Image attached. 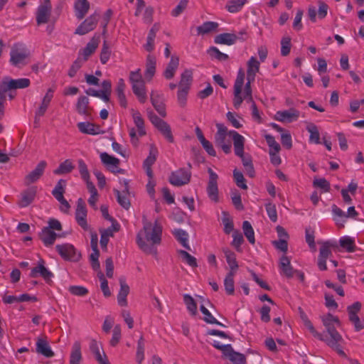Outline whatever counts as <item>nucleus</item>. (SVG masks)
I'll return each mask as SVG.
<instances>
[{
	"mask_svg": "<svg viewBox=\"0 0 364 364\" xmlns=\"http://www.w3.org/2000/svg\"><path fill=\"white\" fill-rule=\"evenodd\" d=\"M142 223L143 227L136 235V242L142 252L156 257L157 246L161 242L163 226L158 220L151 223L145 216H143Z\"/></svg>",
	"mask_w": 364,
	"mask_h": 364,
	"instance_id": "1",
	"label": "nucleus"
},
{
	"mask_svg": "<svg viewBox=\"0 0 364 364\" xmlns=\"http://www.w3.org/2000/svg\"><path fill=\"white\" fill-rule=\"evenodd\" d=\"M318 340L323 341L327 346L335 350L339 355H345L342 347L344 343L343 338L334 327H329L328 330L321 333Z\"/></svg>",
	"mask_w": 364,
	"mask_h": 364,
	"instance_id": "2",
	"label": "nucleus"
},
{
	"mask_svg": "<svg viewBox=\"0 0 364 364\" xmlns=\"http://www.w3.org/2000/svg\"><path fill=\"white\" fill-rule=\"evenodd\" d=\"M132 85L134 94L136 96L141 103H144L146 100V91L145 82L142 77L141 70L131 71L129 77Z\"/></svg>",
	"mask_w": 364,
	"mask_h": 364,
	"instance_id": "3",
	"label": "nucleus"
},
{
	"mask_svg": "<svg viewBox=\"0 0 364 364\" xmlns=\"http://www.w3.org/2000/svg\"><path fill=\"white\" fill-rule=\"evenodd\" d=\"M245 74L242 68H240L237 73V77L233 86V105L236 109H238L245 98Z\"/></svg>",
	"mask_w": 364,
	"mask_h": 364,
	"instance_id": "4",
	"label": "nucleus"
},
{
	"mask_svg": "<svg viewBox=\"0 0 364 364\" xmlns=\"http://www.w3.org/2000/svg\"><path fill=\"white\" fill-rule=\"evenodd\" d=\"M229 134L233 141L235 154L241 159L244 167L252 164V161L250 156L244 154L245 137L235 130H230Z\"/></svg>",
	"mask_w": 364,
	"mask_h": 364,
	"instance_id": "5",
	"label": "nucleus"
},
{
	"mask_svg": "<svg viewBox=\"0 0 364 364\" xmlns=\"http://www.w3.org/2000/svg\"><path fill=\"white\" fill-rule=\"evenodd\" d=\"M29 55V51L23 43H17L14 44L10 52V63L16 67L25 65L26 59Z\"/></svg>",
	"mask_w": 364,
	"mask_h": 364,
	"instance_id": "6",
	"label": "nucleus"
},
{
	"mask_svg": "<svg viewBox=\"0 0 364 364\" xmlns=\"http://www.w3.org/2000/svg\"><path fill=\"white\" fill-rule=\"evenodd\" d=\"M132 116L134 123L136 127V130L134 128H131L129 131V134L131 139V142L134 146H137L139 136H143L146 134L144 127V121L141 114L136 110L132 109Z\"/></svg>",
	"mask_w": 364,
	"mask_h": 364,
	"instance_id": "7",
	"label": "nucleus"
},
{
	"mask_svg": "<svg viewBox=\"0 0 364 364\" xmlns=\"http://www.w3.org/2000/svg\"><path fill=\"white\" fill-rule=\"evenodd\" d=\"M260 61L255 56H251L247 62V82L245 84V93L250 97L252 91L251 83L255 80V77L260 68Z\"/></svg>",
	"mask_w": 364,
	"mask_h": 364,
	"instance_id": "8",
	"label": "nucleus"
},
{
	"mask_svg": "<svg viewBox=\"0 0 364 364\" xmlns=\"http://www.w3.org/2000/svg\"><path fill=\"white\" fill-rule=\"evenodd\" d=\"M30 84L31 81L28 78L12 79L6 76L0 82V92L4 95L9 90L26 88Z\"/></svg>",
	"mask_w": 364,
	"mask_h": 364,
	"instance_id": "9",
	"label": "nucleus"
},
{
	"mask_svg": "<svg viewBox=\"0 0 364 364\" xmlns=\"http://www.w3.org/2000/svg\"><path fill=\"white\" fill-rule=\"evenodd\" d=\"M191 178V172L184 168H181L171 173L168 181L174 186H182L188 184Z\"/></svg>",
	"mask_w": 364,
	"mask_h": 364,
	"instance_id": "10",
	"label": "nucleus"
},
{
	"mask_svg": "<svg viewBox=\"0 0 364 364\" xmlns=\"http://www.w3.org/2000/svg\"><path fill=\"white\" fill-rule=\"evenodd\" d=\"M148 116L153 125L164 136V137L169 142H173V136L172 135L170 126L152 112H149Z\"/></svg>",
	"mask_w": 364,
	"mask_h": 364,
	"instance_id": "11",
	"label": "nucleus"
},
{
	"mask_svg": "<svg viewBox=\"0 0 364 364\" xmlns=\"http://www.w3.org/2000/svg\"><path fill=\"white\" fill-rule=\"evenodd\" d=\"M65 181L60 179L52 191L55 198L60 203V210L63 213H68L70 205L63 196L65 192Z\"/></svg>",
	"mask_w": 364,
	"mask_h": 364,
	"instance_id": "12",
	"label": "nucleus"
},
{
	"mask_svg": "<svg viewBox=\"0 0 364 364\" xmlns=\"http://www.w3.org/2000/svg\"><path fill=\"white\" fill-rule=\"evenodd\" d=\"M99 14L97 12L86 18L75 29V34L82 36L93 31L97 24Z\"/></svg>",
	"mask_w": 364,
	"mask_h": 364,
	"instance_id": "13",
	"label": "nucleus"
},
{
	"mask_svg": "<svg viewBox=\"0 0 364 364\" xmlns=\"http://www.w3.org/2000/svg\"><path fill=\"white\" fill-rule=\"evenodd\" d=\"M75 218L77 223L84 230H89L90 226L87 221V211L85 203L82 198H79L77 202Z\"/></svg>",
	"mask_w": 364,
	"mask_h": 364,
	"instance_id": "14",
	"label": "nucleus"
},
{
	"mask_svg": "<svg viewBox=\"0 0 364 364\" xmlns=\"http://www.w3.org/2000/svg\"><path fill=\"white\" fill-rule=\"evenodd\" d=\"M55 249L58 254L65 260L77 261L80 255L77 252L74 246L69 243L57 245Z\"/></svg>",
	"mask_w": 364,
	"mask_h": 364,
	"instance_id": "15",
	"label": "nucleus"
},
{
	"mask_svg": "<svg viewBox=\"0 0 364 364\" xmlns=\"http://www.w3.org/2000/svg\"><path fill=\"white\" fill-rule=\"evenodd\" d=\"M52 5L50 0H43L38 6L36 18L38 25L46 23L50 16Z\"/></svg>",
	"mask_w": 364,
	"mask_h": 364,
	"instance_id": "16",
	"label": "nucleus"
},
{
	"mask_svg": "<svg viewBox=\"0 0 364 364\" xmlns=\"http://www.w3.org/2000/svg\"><path fill=\"white\" fill-rule=\"evenodd\" d=\"M300 111L295 108L277 111L274 119L282 123H291L296 122L300 117Z\"/></svg>",
	"mask_w": 364,
	"mask_h": 364,
	"instance_id": "17",
	"label": "nucleus"
},
{
	"mask_svg": "<svg viewBox=\"0 0 364 364\" xmlns=\"http://www.w3.org/2000/svg\"><path fill=\"white\" fill-rule=\"evenodd\" d=\"M208 173L209 174V179L207 186V194L209 198L214 201L218 200V174L214 172L212 168H208Z\"/></svg>",
	"mask_w": 364,
	"mask_h": 364,
	"instance_id": "18",
	"label": "nucleus"
},
{
	"mask_svg": "<svg viewBox=\"0 0 364 364\" xmlns=\"http://www.w3.org/2000/svg\"><path fill=\"white\" fill-rule=\"evenodd\" d=\"M100 41V36L95 35L87 43L86 46L79 51L78 57H80L82 61H86L89 57L95 53L99 46Z\"/></svg>",
	"mask_w": 364,
	"mask_h": 364,
	"instance_id": "19",
	"label": "nucleus"
},
{
	"mask_svg": "<svg viewBox=\"0 0 364 364\" xmlns=\"http://www.w3.org/2000/svg\"><path fill=\"white\" fill-rule=\"evenodd\" d=\"M55 92V89L50 87L48 89L46 95L43 97L39 107L36 109L35 112V120L39 119L41 117H43L46 112L50 102L53 98V94Z\"/></svg>",
	"mask_w": 364,
	"mask_h": 364,
	"instance_id": "20",
	"label": "nucleus"
},
{
	"mask_svg": "<svg viewBox=\"0 0 364 364\" xmlns=\"http://www.w3.org/2000/svg\"><path fill=\"white\" fill-rule=\"evenodd\" d=\"M47 166V162L44 160L41 161L35 168L25 176V183L29 185L37 182L43 175Z\"/></svg>",
	"mask_w": 364,
	"mask_h": 364,
	"instance_id": "21",
	"label": "nucleus"
},
{
	"mask_svg": "<svg viewBox=\"0 0 364 364\" xmlns=\"http://www.w3.org/2000/svg\"><path fill=\"white\" fill-rule=\"evenodd\" d=\"M90 350L95 355V358L99 364H109V362L105 353L102 344L96 340H91L90 342Z\"/></svg>",
	"mask_w": 364,
	"mask_h": 364,
	"instance_id": "22",
	"label": "nucleus"
},
{
	"mask_svg": "<svg viewBox=\"0 0 364 364\" xmlns=\"http://www.w3.org/2000/svg\"><path fill=\"white\" fill-rule=\"evenodd\" d=\"M100 157L102 164L112 172L119 173L121 171V169L119 168V159L109 155L106 152L101 153Z\"/></svg>",
	"mask_w": 364,
	"mask_h": 364,
	"instance_id": "23",
	"label": "nucleus"
},
{
	"mask_svg": "<svg viewBox=\"0 0 364 364\" xmlns=\"http://www.w3.org/2000/svg\"><path fill=\"white\" fill-rule=\"evenodd\" d=\"M79 131L82 134L90 135H98L103 134L104 132L101 129V127L98 125H95L89 122H82L77 124Z\"/></svg>",
	"mask_w": 364,
	"mask_h": 364,
	"instance_id": "24",
	"label": "nucleus"
},
{
	"mask_svg": "<svg viewBox=\"0 0 364 364\" xmlns=\"http://www.w3.org/2000/svg\"><path fill=\"white\" fill-rule=\"evenodd\" d=\"M90 7L87 0H75L73 8L75 15L78 20H82L88 13Z\"/></svg>",
	"mask_w": 364,
	"mask_h": 364,
	"instance_id": "25",
	"label": "nucleus"
},
{
	"mask_svg": "<svg viewBox=\"0 0 364 364\" xmlns=\"http://www.w3.org/2000/svg\"><path fill=\"white\" fill-rule=\"evenodd\" d=\"M90 100L86 96H80L77 98V103L75 105L77 112L88 117L91 115V107H90Z\"/></svg>",
	"mask_w": 364,
	"mask_h": 364,
	"instance_id": "26",
	"label": "nucleus"
},
{
	"mask_svg": "<svg viewBox=\"0 0 364 364\" xmlns=\"http://www.w3.org/2000/svg\"><path fill=\"white\" fill-rule=\"evenodd\" d=\"M157 154V149L155 147L151 146L149 151V154L144 160L143 164V167L146 171V173L148 176V177L150 178L151 179L154 177L151 166L155 163Z\"/></svg>",
	"mask_w": 364,
	"mask_h": 364,
	"instance_id": "27",
	"label": "nucleus"
},
{
	"mask_svg": "<svg viewBox=\"0 0 364 364\" xmlns=\"http://www.w3.org/2000/svg\"><path fill=\"white\" fill-rule=\"evenodd\" d=\"M279 268L282 275H284L288 278H291L294 276V270L291 264V260L287 256L282 255L280 257Z\"/></svg>",
	"mask_w": 364,
	"mask_h": 364,
	"instance_id": "28",
	"label": "nucleus"
},
{
	"mask_svg": "<svg viewBox=\"0 0 364 364\" xmlns=\"http://www.w3.org/2000/svg\"><path fill=\"white\" fill-rule=\"evenodd\" d=\"M151 102L157 112L161 117H166V112L163 96L157 92H152Z\"/></svg>",
	"mask_w": 364,
	"mask_h": 364,
	"instance_id": "29",
	"label": "nucleus"
},
{
	"mask_svg": "<svg viewBox=\"0 0 364 364\" xmlns=\"http://www.w3.org/2000/svg\"><path fill=\"white\" fill-rule=\"evenodd\" d=\"M41 275L45 280H49L53 277V274L44 266V261L41 259L38 264L32 269L31 272V277H36Z\"/></svg>",
	"mask_w": 364,
	"mask_h": 364,
	"instance_id": "30",
	"label": "nucleus"
},
{
	"mask_svg": "<svg viewBox=\"0 0 364 364\" xmlns=\"http://www.w3.org/2000/svg\"><path fill=\"white\" fill-rule=\"evenodd\" d=\"M36 352L46 358H52L54 353L52 350L48 341L41 338H38L36 341Z\"/></svg>",
	"mask_w": 364,
	"mask_h": 364,
	"instance_id": "31",
	"label": "nucleus"
},
{
	"mask_svg": "<svg viewBox=\"0 0 364 364\" xmlns=\"http://www.w3.org/2000/svg\"><path fill=\"white\" fill-rule=\"evenodd\" d=\"M82 361V355L81 351V344L79 341H75L71 348L69 357V364H80Z\"/></svg>",
	"mask_w": 364,
	"mask_h": 364,
	"instance_id": "32",
	"label": "nucleus"
},
{
	"mask_svg": "<svg viewBox=\"0 0 364 364\" xmlns=\"http://www.w3.org/2000/svg\"><path fill=\"white\" fill-rule=\"evenodd\" d=\"M216 127L217 132L215 135V142L216 145L218 146L222 144L228 143V141H226L227 135L228 134L229 136H230L229 134L230 131L228 132L227 127L223 124L221 123L217 124Z\"/></svg>",
	"mask_w": 364,
	"mask_h": 364,
	"instance_id": "33",
	"label": "nucleus"
},
{
	"mask_svg": "<svg viewBox=\"0 0 364 364\" xmlns=\"http://www.w3.org/2000/svg\"><path fill=\"white\" fill-rule=\"evenodd\" d=\"M179 65V59L176 56H171L168 64L167 65L164 76L166 79L170 80L173 77Z\"/></svg>",
	"mask_w": 364,
	"mask_h": 364,
	"instance_id": "34",
	"label": "nucleus"
},
{
	"mask_svg": "<svg viewBox=\"0 0 364 364\" xmlns=\"http://www.w3.org/2000/svg\"><path fill=\"white\" fill-rule=\"evenodd\" d=\"M58 235L51 230L50 228L45 227L40 233V237L46 247L51 246L55 242Z\"/></svg>",
	"mask_w": 364,
	"mask_h": 364,
	"instance_id": "35",
	"label": "nucleus"
},
{
	"mask_svg": "<svg viewBox=\"0 0 364 364\" xmlns=\"http://www.w3.org/2000/svg\"><path fill=\"white\" fill-rule=\"evenodd\" d=\"M36 192L37 190L36 187L35 186L31 187L27 190L24 191L21 193V199L20 201L21 207H26L29 204H31L36 197Z\"/></svg>",
	"mask_w": 364,
	"mask_h": 364,
	"instance_id": "36",
	"label": "nucleus"
},
{
	"mask_svg": "<svg viewBox=\"0 0 364 364\" xmlns=\"http://www.w3.org/2000/svg\"><path fill=\"white\" fill-rule=\"evenodd\" d=\"M237 39L235 34L224 33L217 35L214 38V42L217 44H224L231 46L234 44Z\"/></svg>",
	"mask_w": 364,
	"mask_h": 364,
	"instance_id": "37",
	"label": "nucleus"
},
{
	"mask_svg": "<svg viewBox=\"0 0 364 364\" xmlns=\"http://www.w3.org/2000/svg\"><path fill=\"white\" fill-rule=\"evenodd\" d=\"M156 60L154 55H148L146 62V70L144 75L146 80H150L156 72Z\"/></svg>",
	"mask_w": 364,
	"mask_h": 364,
	"instance_id": "38",
	"label": "nucleus"
},
{
	"mask_svg": "<svg viewBox=\"0 0 364 364\" xmlns=\"http://www.w3.org/2000/svg\"><path fill=\"white\" fill-rule=\"evenodd\" d=\"M129 292V287L124 281L120 280V289L117 294V302L121 306H127V296Z\"/></svg>",
	"mask_w": 364,
	"mask_h": 364,
	"instance_id": "39",
	"label": "nucleus"
},
{
	"mask_svg": "<svg viewBox=\"0 0 364 364\" xmlns=\"http://www.w3.org/2000/svg\"><path fill=\"white\" fill-rule=\"evenodd\" d=\"M306 129L309 133V143L320 144V134L318 127L314 123L310 122L307 124Z\"/></svg>",
	"mask_w": 364,
	"mask_h": 364,
	"instance_id": "40",
	"label": "nucleus"
},
{
	"mask_svg": "<svg viewBox=\"0 0 364 364\" xmlns=\"http://www.w3.org/2000/svg\"><path fill=\"white\" fill-rule=\"evenodd\" d=\"M124 183L125 187L124 190L123 191V193H125L122 194L118 190H114V193L117 196V202L119 203V204L124 209L128 210L130 207V202L127 196V194L128 193V183L127 181H124Z\"/></svg>",
	"mask_w": 364,
	"mask_h": 364,
	"instance_id": "41",
	"label": "nucleus"
},
{
	"mask_svg": "<svg viewBox=\"0 0 364 364\" xmlns=\"http://www.w3.org/2000/svg\"><path fill=\"white\" fill-rule=\"evenodd\" d=\"M75 168L70 159H66L60 164L58 167L53 171L55 175H63L70 173Z\"/></svg>",
	"mask_w": 364,
	"mask_h": 364,
	"instance_id": "42",
	"label": "nucleus"
},
{
	"mask_svg": "<svg viewBox=\"0 0 364 364\" xmlns=\"http://www.w3.org/2000/svg\"><path fill=\"white\" fill-rule=\"evenodd\" d=\"M332 213L336 225L340 227H343L346 223V218H347L346 213L336 205L332 206Z\"/></svg>",
	"mask_w": 364,
	"mask_h": 364,
	"instance_id": "43",
	"label": "nucleus"
},
{
	"mask_svg": "<svg viewBox=\"0 0 364 364\" xmlns=\"http://www.w3.org/2000/svg\"><path fill=\"white\" fill-rule=\"evenodd\" d=\"M218 26V23L214 21H206L202 25L197 27L198 35H205L213 31H215Z\"/></svg>",
	"mask_w": 364,
	"mask_h": 364,
	"instance_id": "44",
	"label": "nucleus"
},
{
	"mask_svg": "<svg viewBox=\"0 0 364 364\" xmlns=\"http://www.w3.org/2000/svg\"><path fill=\"white\" fill-rule=\"evenodd\" d=\"M223 253L225 255L227 263L230 268V272H234L238 268L235 254L228 248L223 250Z\"/></svg>",
	"mask_w": 364,
	"mask_h": 364,
	"instance_id": "45",
	"label": "nucleus"
},
{
	"mask_svg": "<svg viewBox=\"0 0 364 364\" xmlns=\"http://www.w3.org/2000/svg\"><path fill=\"white\" fill-rule=\"evenodd\" d=\"M247 3V0H230L225 5V9L230 13L239 12Z\"/></svg>",
	"mask_w": 364,
	"mask_h": 364,
	"instance_id": "46",
	"label": "nucleus"
},
{
	"mask_svg": "<svg viewBox=\"0 0 364 364\" xmlns=\"http://www.w3.org/2000/svg\"><path fill=\"white\" fill-rule=\"evenodd\" d=\"M174 236L178 241L187 250H191L188 245V233L181 229H176L173 232Z\"/></svg>",
	"mask_w": 364,
	"mask_h": 364,
	"instance_id": "47",
	"label": "nucleus"
},
{
	"mask_svg": "<svg viewBox=\"0 0 364 364\" xmlns=\"http://www.w3.org/2000/svg\"><path fill=\"white\" fill-rule=\"evenodd\" d=\"M233 364H245V357L243 354L235 352L232 348L225 355Z\"/></svg>",
	"mask_w": 364,
	"mask_h": 364,
	"instance_id": "48",
	"label": "nucleus"
},
{
	"mask_svg": "<svg viewBox=\"0 0 364 364\" xmlns=\"http://www.w3.org/2000/svg\"><path fill=\"white\" fill-rule=\"evenodd\" d=\"M321 247L319 250V255L321 257H325L328 259L331 255V249L332 247H334L336 246V242H331V241H325L321 242Z\"/></svg>",
	"mask_w": 364,
	"mask_h": 364,
	"instance_id": "49",
	"label": "nucleus"
},
{
	"mask_svg": "<svg viewBox=\"0 0 364 364\" xmlns=\"http://www.w3.org/2000/svg\"><path fill=\"white\" fill-rule=\"evenodd\" d=\"M200 310L203 314V320L210 324H215L220 326L224 327L225 326L218 321L213 315L205 307L204 305H200Z\"/></svg>",
	"mask_w": 364,
	"mask_h": 364,
	"instance_id": "50",
	"label": "nucleus"
},
{
	"mask_svg": "<svg viewBox=\"0 0 364 364\" xmlns=\"http://www.w3.org/2000/svg\"><path fill=\"white\" fill-rule=\"evenodd\" d=\"M242 230L249 242L254 245L255 243V232L249 221L245 220L243 222Z\"/></svg>",
	"mask_w": 364,
	"mask_h": 364,
	"instance_id": "51",
	"label": "nucleus"
},
{
	"mask_svg": "<svg viewBox=\"0 0 364 364\" xmlns=\"http://www.w3.org/2000/svg\"><path fill=\"white\" fill-rule=\"evenodd\" d=\"M193 80V73L190 70H186L181 75L178 87L190 89Z\"/></svg>",
	"mask_w": 364,
	"mask_h": 364,
	"instance_id": "52",
	"label": "nucleus"
},
{
	"mask_svg": "<svg viewBox=\"0 0 364 364\" xmlns=\"http://www.w3.org/2000/svg\"><path fill=\"white\" fill-rule=\"evenodd\" d=\"M341 247L346 249L348 252H353L355 251V245L354 240L349 236L341 237L339 240Z\"/></svg>",
	"mask_w": 364,
	"mask_h": 364,
	"instance_id": "53",
	"label": "nucleus"
},
{
	"mask_svg": "<svg viewBox=\"0 0 364 364\" xmlns=\"http://www.w3.org/2000/svg\"><path fill=\"white\" fill-rule=\"evenodd\" d=\"M183 302L186 306V308L189 313L195 316L197 314V304L193 298L188 294L183 295Z\"/></svg>",
	"mask_w": 364,
	"mask_h": 364,
	"instance_id": "54",
	"label": "nucleus"
},
{
	"mask_svg": "<svg viewBox=\"0 0 364 364\" xmlns=\"http://www.w3.org/2000/svg\"><path fill=\"white\" fill-rule=\"evenodd\" d=\"M234 274H235L234 272H230L226 275L225 280H224V286H225V291L229 295H232L235 292Z\"/></svg>",
	"mask_w": 364,
	"mask_h": 364,
	"instance_id": "55",
	"label": "nucleus"
},
{
	"mask_svg": "<svg viewBox=\"0 0 364 364\" xmlns=\"http://www.w3.org/2000/svg\"><path fill=\"white\" fill-rule=\"evenodd\" d=\"M245 98L246 99V102L247 103L251 104L252 118L255 120H257L258 122H261L262 119H261L259 110L255 105V102L253 100L252 91L250 92V97H249V95H247L246 93H245Z\"/></svg>",
	"mask_w": 364,
	"mask_h": 364,
	"instance_id": "56",
	"label": "nucleus"
},
{
	"mask_svg": "<svg viewBox=\"0 0 364 364\" xmlns=\"http://www.w3.org/2000/svg\"><path fill=\"white\" fill-rule=\"evenodd\" d=\"M183 262L189 265L191 267H196L198 266L196 257L191 255L188 252L180 250L178 251Z\"/></svg>",
	"mask_w": 364,
	"mask_h": 364,
	"instance_id": "57",
	"label": "nucleus"
},
{
	"mask_svg": "<svg viewBox=\"0 0 364 364\" xmlns=\"http://www.w3.org/2000/svg\"><path fill=\"white\" fill-rule=\"evenodd\" d=\"M208 53L211 58L220 61H225L228 59V55L227 54L220 52L218 48L214 46L210 47L208 50Z\"/></svg>",
	"mask_w": 364,
	"mask_h": 364,
	"instance_id": "58",
	"label": "nucleus"
},
{
	"mask_svg": "<svg viewBox=\"0 0 364 364\" xmlns=\"http://www.w3.org/2000/svg\"><path fill=\"white\" fill-rule=\"evenodd\" d=\"M144 359V341L142 336L137 342V349L136 353V360L138 364H141Z\"/></svg>",
	"mask_w": 364,
	"mask_h": 364,
	"instance_id": "59",
	"label": "nucleus"
},
{
	"mask_svg": "<svg viewBox=\"0 0 364 364\" xmlns=\"http://www.w3.org/2000/svg\"><path fill=\"white\" fill-rule=\"evenodd\" d=\"M264 139L269 147V152H279L281 147L278 142L276 141L274 137L271 134H265Z\"/></svg>",
	"mask_w": 364,
	"mask_h": 364,
	"instance_id": "60",
	"label": "nucleus"
},
{
	"mask_svg": "<svg viewBox=\"0 0 364 364\" xmlns=\"http://www.w3.org/2000/svg\"><path fill=\"white\" fill-rule=\"evenodd\" d=\"M226 117L233 127L239 129L242 127V124L240 122L242 118L235 113L228 112L226 114Z\"/></svg>",
	"mask_w": 364,
	"mask_h": 364,
	"instance_id": "61",
	"label": "nucleus"
},
{
	"mask_svg": "<svg viewBox=\"0 0 364 364\" xmlns=\"http://www.w3.org/2000/svg\"><path fill=\"white\" fill-rule=\"evenodd\" d=\"M291 38L289 36H284L281 40V54L283 56H287L289 54L291 50Z\"/></svg>",
	"mask_w": 364,
	"mask_h": 364,
	"instance_id": "62",
	"label": "nucleus"
},
{
	"mask_svg": "<svg viewBox=\"0 0 364 364\" xmlns=\"http://www.w3.org/2000/svg\"><path fill=\"white\" fill-rule=\"evenodd\" d=\"M119 228H120L119 224L117 221H113V223H112V225L110 227H109L106 229L102 230L100 231V233H102L105 236L110 238L114 236V232H117L119 230Z\"/></svg>",
	"mask_w": 364,
	"mask_h": 364,
	"instance_id": "63",
	"label": "nucleus"
},
{
	"mask_svg": "<svg viewBox=\"0 0 364 364\" xmlns=\"http://www.w3.org/2000/svg\"><path fill=\"white\" fill-rule=\"evenodd\" d=\"M232 238L233 240L232 242V245L236 249L237 251L240 252V246L244 242V238L242 233L237 230L234 231L232 233Z\"/></svg>",
	"mask_w": 364,
	"mask_h": 364,
	"instance_id": "64",
	"label": "nucleus"
}]
</instances>
